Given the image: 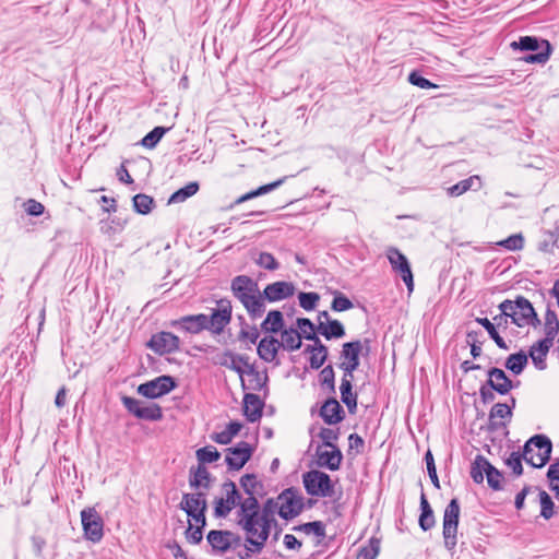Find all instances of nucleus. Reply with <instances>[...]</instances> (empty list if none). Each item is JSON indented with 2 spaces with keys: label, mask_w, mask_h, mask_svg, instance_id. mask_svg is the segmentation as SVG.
I'll return each instance as SVG.
<instances>
[{
  "label": "nucleus",
  "mask_w": 559,
  "mask_h": 559,
  "mask_svg": "<svg viewBox=\"0 0 559 559\" xmlns=\"http://www.w3.org/2000/svg\"><path fill=\"white\" fill-rule=\"evenodd\" d=\"M280 504L269 499L260 511L257 497H247L238 510V525L246 532L247 542L260 550L269 538Z\"/></svg>",
  "instance_id": "nucleus-1"
},
{
  "label": "nucleus",
  "mask_w": 559,
  "mask_h": 559,
  "mask_svg": "<svg viewBox=\"0 0 559 559\" xmlns=\"http://www.w3.org/2000/svg\"><path fill=\"white\" fill-rule=\"evenodd\" d=\"M551 453L550 438L543 433L534 435L524 443L522 452H511L504 463L512 469L513 475L519 477L523 474L522 460L534 468H542L549 462Z\"/></svg>",
  "instance_id": "nucleus-2"
},
{
  "label": "nucleus",
  "mask_w": 559,
  "mask_h": 559,
  "mask_svg": "<svg viewBox=\"0 0 559 559\" xmlns=\"http://www.w3.org/2000/svg\"><path fill=\"white\" fill-rule=\"evenodd\" d=\"M499 310L504 314H510L511 322L518 328H538L542 321L533 304L522 295H516L514 299H506L499 306Z\"/></svg>",
  "instance_id": "nucleus-3"
},
{
  "label": "nucleus",
  "mask_w": 559,
  "mask_h": 559,
  "mask_svg": "<svg viewBox=\"0 0 559 559\" xmlns=\"http://www.w3.org/2000/svg\"><path fill=\"white\" fill-rule=\"evenodd\" d=\"M516 400L511 396L510 403H496L491 406V447H499L509 436L508 424L512 418V411Z\"/></svg>",
  "instance_id": "nucleus-4"
},
{
  "label": "nucleus",
  "mask_w": 559,
  "mask_h": 559,
  "mask_svg": "<svg viewBox=\"0 0 559 559\" xmlns=\"http://www.w3.org/2000/svg\"><path fill=\"white\" fill-rule=\"evenodd\" d=\"M302 484L308 495L312 497L330 498L335 493V483L331 477L319 469H311L302 475Z\"/></svg>",
  "instance_id": "nucleus-5"
},
{
  "label": "nucleus",
  "mask_w": 559,
  "mask_h": 559,
  "mask_svg": "<svg viewBox=\"0 0 559 559\" xmlns=\"http://www.w3.org/2000/svg\"><path fill=\"white\" fill-rule=\"evenodd\" d=\"M460 518V503L457 499H452L447 506L443 514V538L444 546L453 549L456 546L457 525Z\"/></svg>",
  "instance_id": "nucleus-6"
},
{
  "label": "nucleus",
  "mask_w": 559,
  "mask_h": 559,
  "mask_svg": "<svg viewBox=\"0 0 559 559\" xmlns=\"http://www.w3.org/2000/svg\"><path fill=\"white\" fill-rule=\"evenodd\" d=\"M224 497L217 498L214 501V515L216 518H226L229 512L242 502L240 493L234 481L228 480L223 484Z\"/></svg>",
  "instance_id": "nucleus-7"
},
{
  "label": "nucleus",
  "mask_w": 559,
  "mask_h": 559,
  "mask_svg": "<svg viewBox=\"0 0 559 559\" xmlns=\"http://www.w3.org/2000/svg\"><path fill=\"white\" fill-rule=\"evenodd\" d=\"M211 316H206L207 330L221 334L231 320V302L228 299H219Z\"/></svg>",
  "instance_id": "nucleus-8"
},
{
  "label": "nucleus",
  "mask_w": 559,
  "mask_h": 559,
  "mask_svg": "<svg viewBox=\"0 0 559 559\" xmlns=\"http://www.w3.org/2000/svg\"><path fill=\"white\" fill-rule=\"evenodd\" d=\"M385 255L392 266V270L400 274L407 289L413 292L414 278L407 258L395 247H389Z\"/></svg>",
  "instance_id": "nucleus-9"
},
{
  "label": "nucleus",
  "mask_w": 559,
  "mask_h": 559,
  "mask_svg": "<svg viewBox=\"0 0 559 559\" xmlns=\"http://www.w3.org/2000/svg\"><path fill=\"white\" fill-rule=\"evenodd\" d=\"M81 521L85 537L98 543L104 536V522L94 508H86L81 511Z\"/></svg>",
  "instance_id": "nucleus-10"
},
{
  "label": "nucleus",
  "mask_w": 559,
  "mask_h": 559,
  "mask_svg": "<svg viewBox=\"0 0 559 559\" xmlns=\"http://www.w3.org/2000/svg\"><path fill=\"white\" fill-rule=\"evenodd\" d=\"M176 388L175 379L170 376H159L138 386V393L147 399H157Z\"/></svg>",
  "instance_id": "nucleus-11"
},
{
  "label": "nucleus",
  "mask_w": 559,
  "mask_h": 559,
  "mask_svg": "<svg viewBox=\"0 0 559 559\" xmlns=\"http://www.w3.org/2000/svg\"><path fill=\"white\" fill-rule=\"evenodd\" d=\"M278 500V514L285 520L296 518L304 509V498L293 488L284 490L280 495Z\"/></svg>",
  "instance_id": "nucleus-12"
},
{
  "label": "nucleus",
  "mask_w": 559,
  "mask_h": 559,
  "mask_svg": "<svg viewBox=\"0 0 559 559\" xmlns=\"http://www.w3.org/2000/svg\"><path fill=\"white\" fill-rule=\"evenodd\" d=\"M252 452L253 449L248 442L240 441L235 447L226 449L225 461L230 469L239 471L250 460Z\"/></svg>",
  "instance_id": "nucleus-13"
},
{
  "label": "nucleus",
  "mask_w": 559,
  "mask_h": 559,
  "mask_svg": "<svg viewBox=\"0 0 559 559\" xmlns=\"http://www.w3.org/2000/svg\"><path fill=\"white\" fill-rule=\"evenodd\" d=\"M179 337L170 332H159L154 334L148 346L157 354H170L179 349Z\"/></svg>",
  "instance_id": "nucleus-14"
},
{
  "label": "nucleus",
  "mask_w": 559,
  "mask_h": 559,
  "mask_svg": "<svg viewBox=\"0 0 559 559\" xmlns=\"http://www.w3.org/2000/svg\"><path fill=\"white\" fill-rule=\"evenodd\" d=\"M317 464L330 471H337L343 461V454L337 447L318 445L316 449Z\"/></svg>",
  "instance_id": "nucleus-15"
},
{
  "label": "nucleus",
  "mask_w": 559,
  "mask_h": 559,
  "mask_svg": "<svg viewBox=\"0 0 559 559\" xmlns=\"http://www.w3.org/2000/svg\"><path fill=\"white\" fill-rule=\"evenodd\" d=\"M369 350V340H357L344 343L341 350V366L359 367V355L362 349Z\"/></svg>",
  "instance_id": "nucleus-16"
},
{
  "label": "nucleus",
  "mask_w": 559,
  "mask_h": 559,
  "mask_svg": "<svg viewBox=\"0 0 559 559\" xmlns=\"http://www.w3.org/2000/svg\"><path fill=\"white\" fill-rule=\"evenodd\" d=\"M230 289L233 295L240 302H243V300L259 292V286L251 277L247 275H238L233 278Z\"/></svg>",
  "instance_id": "nucleus-17"
},
{
  "label": "nucleus",
  "mask_w": 559,
  "mask_h": 559,
  "mask_svg": "<svg viewBox=\"0 0 559 559\" xmlns=\"http://www.w3.org/2000/svg\"><path fill=\"white\" fill-rule=\"evenodd\" d=\"M295 286L290 282L280 281L265 286L263 294L266 300L274 302L286 299L295 294Z\"/></svg>",
  "instance_id": "nucleus-18"
},
{
  "label": "nucleus",
  "mask_w": 559,
  "mask_h": 559,
  "mask_svg": "<svg viewBox=\"0 0 559 559\" xmlns=\"http://www.w3.org/2000/svg\"><path fill=\"white\" fill-rule=\"evenodd\" d=\"M320 416L325 424L335 425L344 419V409L334 397H331L322 405Z\"/></svg>",
  "instance_id": "nucleus-19"
},
{
  "label": "nucleus",
  "mask_w": 559,
  "mask_h": 559,
  "mask_svg": "<svg viewBox=\"0 0 559 559\" xmlns=\"http://www.w3.org/2000/svg\"><path fill=\"white\" fill-rule=\"evenodd\" d=\"M180 509L187 514H191L199 511H206L207 502L205 499V492L199 491L195 493H183Z\"/></svg>",
  "instance_id": "nucleus-20"
},
{
  "label": "nucleus",
  "mask_w": 559,
  "mask_h": 559,
  "mask_svg": "<svg viewBox=\"0 0 559 559\" xmlns=\"http://www.w3.org/2000/svg\"><path fill=\"white\" fill-rule=\"evenodd\" d=\"M487 420L481 418L472 427V445L479 450L480 448L489 452V427H486Z\"/></svg>",
  "instance_id": "nucleus-21"
},
{
  "label": "nucleus",
  "mask_w": 559,
  "mask_h": 559,
  "mask_svg": "<svg viewBox=\"0 0 559 559\" xmlns=\"http://www.w3.org/2000/svg\"><path fill=\"white\" fill-rule=\"evenodd\" d=\"M263 403L253 393H247L243 397V415L250 423L259 420L262 416Z\"/></svg>",
  "instance_id": "nucleus-22"
},
{
  "label": "nucleus",
  "mask_w": 559,
  "mask_h": 559,
  "mask_svg": "<svg viewBox=\"0 0 559 559\" xmlns=\"http://www.w3.org/2000/svg\"><path fill=\"white\" fill-rule=\"evenodd\" d=\"M551 347L552 345L540 340L531 346L527 356L531 357L536 369L545 370L547 368L546 356Z\"/></svg>",
  "instance_id": "nucleus-23"
},
{
  "label": "nucleus",
  "mask_w": 559,
  "mask_h": 559,
  "mask_svg": "<svg viewBox=\"0 0 559 559\" xmlns=\"http://www.w3.org/2000/svg\"><path fill=\"white\" fill-rule=\"evenodd\" d=\"M512 380L506 372L497 367H491V391H496L501 395L508 394L513 388Z\"/></svg>",
  "instance_id": "nucleus-24"
},
{
  "label": "nucleus",
  "mask_w": 559,
  "mask_h": 559,
  "mask_svg": "<svg viewBox=\"0 0 559 559\" xmlns=\"http://www.w3.org/2000/svg\"><path fill=\"white\" fill-rule=\"evenodd\" d=\"M265 297L260 290L253 296L243 300L242 306L246 308L249 317L253 320L261 318L265 311Z\"/></svg>",
  "instance_id": "nucleus-25"
},
{
  "label": "nucleus",
  "mask_w": 559,
  "mask_h": 559,
  "mask_svg": "<svg viewBox=\"0 0 559 559\" xmlns=\"http://www.w3.org/2000/svg\"><path fill=\"white\" fill-rule=\"evenodd\" d=\"M485 476L489 481V461L483 454L477 453L471 465V477L476 484H481Z\"/></svg>",
  "instance_id": "nucleus-26"
},
{
  "label": "nucleus",
  "mask_w": 559,
  "mask_h": 559,
  "mask_svg": "<svg viewBox=\"0 0 559 559\" xmlns=\"http://www.w3.org/2000/svg\"><path fill=\"white\" fill-rule=\"evenodd\" d=\"M546 39L536 36H521L518 40L510 44L513 50H521L526 52H538L544 48Z\"/></svg>",
  "instance_id": "nucleus-27"
},
{
  "label": "nucleus",
  "mask_w": 559,
  "mask_h": 559,
  "mask_svg": "<svg viewBox=\"0 0 559 559\" xmlns=\"http://www.w3.org/2000/svg\"><path fill=\"white\" fill-rule=\"evenodd\" d=\"M280 342L274 337H263L258 345V355L266 362H272L277 355Z\"/></svg>",
  "instance_id": "nucleus-28"
},
{
  "label": "nucleus",
  "mask_w": 559,
  "mask_h": 559,
  "mask_svg": "<svg viewBox=\"0 0 559 559\" xmlns=\"http://www.w3.org/2000/svg\"><path fill=\"white\" fill-rule=\"evenodd\" d=\"M218 364L236 371L240 376L243 373L242 367H249L252 370V367L248 364V358L239 355H235L230 352H225L218 360Z\"/></svg>",
  "instance_id": "nucleus-29"
},
{
  "label": "nucleus",
  "mask_w": 559,
  "mask_h": 559,
  "mask_svg": "<svg viewBox=\"0 0 559 559\" xmlns=\"http://www.w3.org/2000/svg\"><path fill=\"white\" fill-rule=\"evenodd\" d=\"M233 533L229 531H211L207 535V542L214 550L226 551L230 547Z\"/></svg>",
  "instance_id": "nucleus-30"
},
{
  "label": "nucleus",
  "mask_w": 559,
  "mask_h": 559,
  "mask_svg": "<svg viewBox=\"0 0 559 559\" xmlns=\"http://www.w3.org/2000/svg\"><path fill=\"white\" fill-rule=\"evenodd\" d=\"M317 332L323 335L326 340L340 338L345 335V329L338 320H331L329 322H320L316 325Z\"/></svg>",
  "instance_id": "nucleus-31"
},
{
  "label": "nucleus",
  "mask_w": 559,
  "mask_h": 559,
  "mask_svg": "<svg viewBox=\"0 0 559 559\" xmlns=\"http://www.w3.org/2000/svg\"><path fill=\"white\" fill-rule=\"evenodd\" d=\"M189 485L194 489H209L211 485V475L204 465H198L195 471H190Z\"/></svg>",
  "instance_id": "nucleus-32"
},
{
  "label": "nucleus",
  "mask_w": 559,
  "mask_h": 559,
  "mask_svg": "<svg viewBox=\"0 0 559 559\" xmlns=\"http://www.w3.org/2000/svg\"><path fill=\"white\" fill-rule=\"evenodd\" d=\"M178 323L189 333H199L202 330H207L206 314L203 313L182 317Z\"/></svg>",
  "instance_id": "nucleus-33"
},
{
  "label": "nucleus",
  "mask_w": 559,
  "mask_h": 559,
  "mask_svg": "<svg viewBox=\"0 0 559 559\" xmlns=\"http://www.w3.org/2000/svg\"><path fill=\"white\" fill-rule=\"evenodd\" d=\"M280 346H283L289 352L299 349L301 347V333L293 328L283 330L281 333Z\"/></svg>",
  "instance_id": "nucleus-34"
},
{
  "label": "nucleus",
  "mask_w": 559,
  "mask_h": 559,
  "mask_svg": "<svg viewBox=\"0 0 559 559\" xmlns=\"http://www.w3.org/2000/svg\"><path fill=\"white\" fill-rule=\"evenodd\" d=\"M554 51V48L549 40L544 41V48L538 52H528L525 56L521 57L520 60L525 63L532 64H545L549 59Z\"/></svg>",
  "instance_id": "nucleus-35"
},
{
  "label": "nucleus",
  "mask_w": 559,
  "mask_h": 559,
  "mask_svg": "<svg viewBox=\"0 0 559 559\" xmlns=\"http://www.w3.org/2000/svg\"><path fill=\"white\" fill-rule=\"evenodd\" d=\"M341 400L346 405L349 414H355L357 411V394L353 392V385L347 380L342 379L341 385Z\"/></svg>",
  "instance_id": "nucleus-36"
},
{
  "label": "nucleus",
  "mask_w": 559,
  "mask_h": 559,
  "mask_svg": "<svg viewBox=\"0 0 559 559\" xmlns=\"http://www.w3.org/2000/svg\"><path fill=\"white\" fill-rule=\"evenodd\" d=\"M420 516H419V526L423 531H429L436 524L433 511L425 496V493H421L420 497Z\"/></svg>",
  "instance_id": "nucleus-37"
},
{
  "label": "nucleus",
  "mask_w": 559,
  "mask_h": 559,
  "mask_svg": "<svg viewBox=\"0 0 559 559\" xmlns=\"http://www.w3.org/2000/svg\"><path fill=\"white\" fill-rule=\"evenodd\" d=\"M480 179L478 176H472L448 188L447 192L450 197H459L471 189H478Z\"/></svg>",
  "instance_id": "nucleus-38"
},
{
  "label": "nucleus",
  "mask_w": 559,
  "mask_h": 559,
  "mask_svg": "<svg viewBox=\"0 0 559 559\" xmlns=\"http://www.w3.org/2000/svg\"><path fill=\"white\" fill-rule=\"evenodd\" d=\"M528 362V356L523 350L511 354L504 364V367L514 374H520Z\"/></svg>",
  "instance_id": "nucleus-39"
},
{
  "label": "nucleus",
  "mask_w": 559,
  "mask_h": 559,
  "mask_svg": "<svg viewBox=\"0 0 559 559\" xmlns=\"http://www.w3.org/2000/svg\"><path fill=\"white\" fill-rule=\"evenodd\" d=\"M297 326L306 340L313 341V345H308L307 347H319L320 345H323L316 334V325L309 319L299 318L297 320Z\"/></svg>",
  "instance_id": "nucleus-40"
},
{
  "label": "nucleus",
  "mask_w": 559,
  "mask_h": 559,
  "mask_svg": "<svg viewBox=\"0 0 559 559\" xmlns=\"http://www.w3.org/2000/svg\"><path fill=\"white\" fill-rule=\"evenodd\" d=\"M283 313L278 310H272L267 313L266 318L261 324V328L265 332L277 333L283 329Z\"/></svg>",
  "instance_id": "nucleus-41"
},
{
  "label": "nucleus",
  "mask_w": 559,
  "mask_h": 559,
  "mask_svg": "<svg viewBox=\"0 0 559 559\" xmlns=\"http://www.w3.org/2000/svg\"><path fill=\"white\" fill-rule=\"evenodd\" d=\"M240 486L248 497H255L263 489L262 483L258 480L254 474H245L241 476Z\"/></svg>",
  "instance_id": "nucleus-42"
},
{
  "label": "nucleus",
  "mask_w": 559,
  "mask_h": 559,
  "mask_svg": "<svg viewBox=\"0 0 559 559\" xmlns=\"http://www.w3.org/2000/svg\"><path fill=\"white\" fill-rule=\"evenodd\" d=\"M559 240V227L544 231V239L538 243V250L545 253H552Z\"/></svg>",
  "instance_id": "nucleus-43"
},
{
  "label": "nucleus",
  "mask_w": 559,
  "mask_h": 559,
  "mask_svg": "<svg viewBox=\"0 0 559 559\" xmlns=\"http://www.w3.org/2000/svg\"><path fill=\"white\" fill-rule=\"evenodd\" d=\"M306 353H310V367L312 369H319L323 366L328 358V347L320 345L319 347H306Z\"/></svg>",
  "instance_id": "nucleus-44"
},
{
  "label": "nucleus",
  "mask_w": 559,
  "mask_h": 559,
  "mask_svg": "<svg viewBox=\"0 0 559 559\" xmlns=\"http://www.w3.org/2000/svg\"><path fill=\"white\" fill-rule=\"evenodd\" d=\"M199 191L198 182H190L183 188L177 190L169 198V203H180L186 201L188 198L194 195Z\"/></svg>",
  "instance_id": "nucleus-45"
},
{
  "label": "nucleus",
  "mask_w": 559,
  "mask_h": 559,
  "mask_svg": "<svg viewBox=\"0 0 559 559\" xmlns=\"http://www.w3.org/2000/svg\"><path fill=\"white\" fill-rule=\"evenodd\" d=\"M496 246L502 247L508 251L521 250L524 246V237L521 233L513 234L506 239L493 242Z\"/></svg>",
  "instance_id": "nucleus-46"
},
{
  "label": "nucleus",
  "mask_w": 559,
  "mask_h": 559,
  "mask_svg": "<svg viewBox=\"0 0 559 559\" xmlns=\"http://www.w3.org/2000/svg\"><path fill=\"white\" fill-rule=\"evenodd\" d=\"M539 503H540V516L545 520H549L554 516L555 504L551 497L543 489H539Z\"/></svg>",
  "instance_id": "nucleus-47"
},
{
  "label": "nucleus",
  "mask_w": 559,
  "mask_h": 559,
  "mask_svg": "<svg viewBox=\"0 0 559 559\" xmlns=\"http://www.w3.org/2000/svg\"><path fill=\"white\" fill-rule=\"evenodd\" d=\"M136 418L145 420H160L163 418V412L157 404H143Z\"/></svg>",
  "instance_id": "nucleus-48"
},
{
  "label": "nucleus",
  "mask_w": 559,
  "mask_h": 559,
  "mask_svg": "<svg viewBox=\"0 0 559 559\" xmlns=\"http://www.w3.org/2000/svg\"><path fill=\"white\" fill-rule=\"evenodd\" d=\"M380 550V540L377 538H371L368 545L362 546L356 559H376Z\"/></svg>",
  "instance_id": "nucleus-49"
},
{
  "label": "nucleus",
  "mask_w": 559,
  "mask_h": 559,
  "mask_svg": "<svg viewBox=\"0 0 559 559\" xmlns=\"http://www.w3.org/2000/svg\"><path fill=\"white\" fill-rule=\"evenodd\" d=\"M154 204L153 198L146 194H136L133 197V207L140 214H148Z\"/></svg>",
  "instance_id": "nucleus-50"
},
{
  "label": "nucleus",
  "mask_w": 559,
  "mask_h": 559,
  "mask_svg": "<svg viewBox=\"0 0 559 559\" xmlns=\"http://www.w3.org/2000/svg\"><path fill=\"white\" fill-rule=\"evenodd\" d=\"M221 454L214 447H204L197 451V457L200 465L205 463H213L219 459Z\"/></svg>",
  "instance_id": "nucleus-51"
},
{
  "label": "nucleus",
  "mask_w": 559,
  "mask_h": 559,
  "mask_svg": "<svg viewBox=\"0 0 559 559\" xmlns=\"http://www.w3.org/2000/svg\"><path fill=\"white\" fill-rule=\"evenodd\" d=\"M284 178L283 179H280V180H276L272 183H269V185H264V186H261L260 188H258L257 190L254 191H251L245 195H242L239 200H238V203H241V202H245L247 200H250L252 198H255V197H259V195H262L264 193H267L272 190H274L275 188L280 187L283 182H284Z\"/></svg>",
  "instance_id": "nucleus-52"
},
{
  "label": "nucleus",
  "mask_w": 559,
  "mask_h": 559,
  "mask_svg": "<svg viewBox=\"0 0 559 559\" xmlns=\"http://www.w3.org/2000/svg\"><path fill=\"white\" fill-rule=\"evenodd\" d=\"M166 131L167 129L163 127L154 128L143 138L142 145L148 148H153L159 142Z\"/></svg>",
  "instance_id": "nucleus-53"
},
{
  "label": "nucleus",
  "mask_w": 559,
  "mask_h": 559,
  "mask_svg": "<svg viewBox=\"0 0 559 559\" xmlns=\"http://www.w3.org/2000/svg\"><path fill=\"white\" fill-rule=\"evenodd\" d=\"M294 530L302 531L306 534H313L319 538L324 537L325 535L324 525L320 521L305 523L298 527H295Z\"/></svg>",
  "instance_id": "nucleus-54"
},
{
  "label": "nucleus",
  "mask_w": 559,
  "mask_h": 559,
  "mask_svg": "<svg viewBox=\"0 0 559 559\" xmlns=\"http://www.w3.org/2000/svg\"><path fill=\"white\" fill-rule=\"evenodd\" d=\"M298 299L300 307L309 311L316 308L320 296L317 293H300Z\"/></svg>",
  "instance_id": "nucleus-55"
},
{
  "label": "nucleus",
  "mask_w": 559,
  "mask_h": 559,
  "mask_svg": "<svg viewBox=\"0 0 559 559\" xmlns=\"http://www.w3.org/2000/svg\"><path fill=\"white\" fill-rule=\"evenodd\" d=\"M319 437L323 442L322 447H336L335 442L338 439V429L322 428Z\"/></svg>",
  "instance_id": "nucleus-56"
},
{
  "label": "nucleus",
  "mask_w": 559,
  "mask_h": 559,
  "mask_svg": "<svg viewBox=\"0 0 559 559\" xmlns=\"http://www.w3.org/2000/svg\"><path fill=\"white\" fill-rule=\"evenodd\" d=\"M320 381L322 385L328 386L331 391L335 389V373L332 366L324 367L320 372Z\"/></svg>",
  "instance_id": "nucleus-57"
},
{
  "label": "nucleus",
  "mask_w": 559,
  "mask_h": 559,
  "mask_svg": "<svg viewBox=\"0 0 559 559\" xmlns=\"http://www.w3.org/2000/svg\"><path fill=\"white\" fill-rule=\"evenodd\" d=\"M331 307L334 311L341 312L352 309L354 305L345 295L338 293L334 296Z\"/></svg>",
  "instance_id": "nucleus-58"
},
{
  "label": "nucleus",
  "mask_w": 559,
  "mask_h": 559,
  "mask_svg": "<svg viewBox=\"0 0 559 559\" xmlns=\"http://www.w3.org/2000/svg\"><path fill=\"white\" fill-rule=\"evenodd\" d=\"M425 461H426V465H427L428 475H429L433 486L439 488L440 484H439V478H438L437 469H436V465H435V459H433V455L430 450H428L426 452Z\"/></svg>",
  "instance_id": "nucleus-59"
},
{
  "label": "nucleus",
  "mask_w": 559,
  "mask_h": 559,
  "mask_svg": "<svg viewBox=\"0 0 559 559\" xmlns=\"http://www.w3.org/2000/svg\"><path fill=\"white\" fill-rule=\"evenodd\" d=\"M257 263L261 267L270 270V271H274V270L278 269V262L275 260L273 254H271L269 252H261L257 260Z\"/></svg>",
  "instance_id": "nucleus-60"
},
{
  "label": "nucleus",
  "mask_w": 559,
  "mask_h": 559,
  "mask_svg": "<svg viewBox=\"0 0 559 559\" xmlns=\"http://www.w3.org/2000/svg\"><path fill=\"white\" fill-rule=\"evenodd\" d=\"M121 401H122L123 406L128 409V412L131 413L132 415H134L135 417H138L139 412L142 408L144 403L142 401H139V400H136L134 397H130V396H123L121 399Z\"/></svg>",
  "instance_id": "nucleus-61"
},
{
  "label": "nucleus",
  "mask_w": 559,
  "mask_h": 559,
  "mask_svg": "<svg viewBox=\"0 0 559 559\" xmlns=\"http://www.w3.org/2000/svg\"><path fill=\"white\" fill-rule=\"evenodd\" d=\"M200 526H193L191 522H189V527L186 531V538L191 544H199L202 540L203 534Z\"/></svg>",
  "instance_id": "nucleus-62"
},
{
  "label": "nucleus",
  "mask_w": 559,
  "mask_h": 559,
  "mask_svg": "<svg viewBox=\"0 0 559 559\" xmlns=\"http://www.w3.org/2000/svg\"><path fill=\"white\" fill-rule=\"evenodd\" d=\"M24 209H25L26 213L32 216H39L45 211L44 205L34 199L27 200L24 203Z\"/></svg>",
  "instance_id": "nucleus-63"
},
{
  "label": "nucleus",
  "mask_w": 559,
  "mask_h": 559,
  "mask_svg": "<svg viewBox=\"0 0 559 559\" xmlns=\"http://www.w3.org/2000/svg\"><path fill=\"white\" fill-rule=\"evenodd\" d=\"M408 81L409 83H412L413 85H416L420 88H431V87H436L435 84H432L429 80L425 79L424 76H421L420 74H418L417 72L413 71L409 73L408 75Z\"/></svg>",
  "instance_id": "nucleus-64"
}]
</instances>
